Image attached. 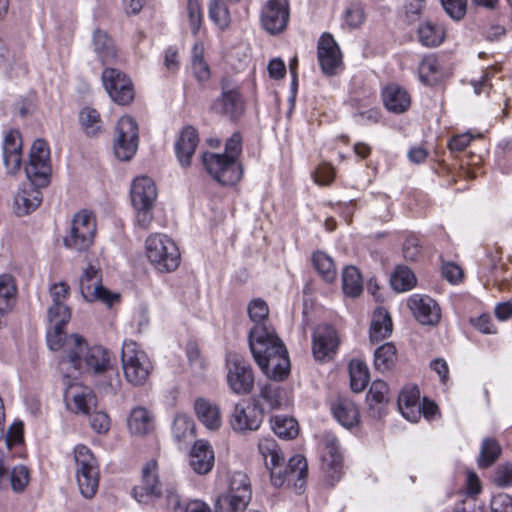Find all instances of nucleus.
I'll use <instances>...</instances> for the list:
<instances>
[{"mask_svg": "<svg viewBox=\"0 0 512 512\" xmlns=\"http://www.w3.org/2000/svg\"><path fill=\"white\" fill-rule=\"evenodd\" d=\"M248 342L255 362L268 378L281 381L288 376V351L271 326L254 325L249 332Z\"/></svg>", "mask_w": 512, "mask_h": 512, "instance_id": "obj_1", "label": "nucleus"}, {"mask_svg": "<svg viewBox=\"0 0 512 512\" xmlns=\"http://www.w3.org/2000/svg\"><path fill=\"white\" fill-rule=\"evenodd\" d=\"M58 348H50L53 351H61L59 361L62 371L72 368L93 374H101L110 366L109 352L102 346L89 347L83 337L78 334L60 337Z\"/></svg>", "mask_w": 512, "mask_h": 512, "instance_id": "obj_2", "label": "nucleus"}, {"mask_svg": "<svg viewBox=\"0 0 512 512\" xmlns=\"http://www.w3.org/2000/svg\"><path fill=\"white\" fill-rule=\"evenodd\" d=\"M258 450L264 459L266 468L270 471L271 482L275 487L287 484V486H292L297 493L302 492L308 475V464L305 457L295 455L285 465L284 456L273 438L260 439Z\"/></svg>", "mask_w": 512, "mask_h": 512, "instance_id": "obj_3", "label": "nucleus"}, {"mask_svg": "<svg viewBox=\"0 0 512 512\" xmlns=\"http://www.w3.org/2000/svg\"><path fill=\"white\" fill-rule=\"evenodd\" d=\"M70 288L67 283H54L49 288L52 305L48 308V321L50 329L47 331V345L49 348H58L60 337L66 334L63 327L71 319V310L65 304Z\"/></svg>", "mask_w": 512, "mask_h": 512, "instance_id": "obj_4", "label": "nucleus"}, {"mask_svg": "<svg viewBox=\"0 0 512 512\" xmlns=\"http://www.w3.org/2000/svg\"><path fill=\"white\" fill-rule=\"evenodd\" d=\"M251 497L252 488L249 477L242 471H236L229 478L228 491L216 498L214 512H243Z\"/></svg>", "mask_w": 512, "mask_h": 512, "instance_id": "obj_5", "label": "nucleus"}, {"mask_svg": "<svg viewBox=\"0 0 512 512\" xmlns=\"http://www.w3.org/2000/svg\"><path fill=\"white\" fill-rule=\"evenodd\" d=\"M76 463V477L81 494L91 499L95 496L99 486V466L91 450L82 444L74 449Z\"/></svg>", "mask_w": 512, "mask_h": 512, "instance_id": "obj_6", "label": "nucleus"}, {"mask_svg": "<svg viewBox=\"0 0 512 512\" xmlns=\"http://www.w3.org/2000/svg\"><path fill=\"white\" fill-rule=\"evenodd\" d=\"M130 196L136 210L137 224L147 229L153 219V207L157 198L154 181L147 176L135 178L131 185Z\"/></svg>", "mask_w": 512, "mask_h": 512, "instance_id": "obj_7", "label": "nucleus"}, {"mask_svg": "<svg viewBox=\"0 0 512 512\" xmlns=\"http://www.w3.org/2000/svg\"><path fill=\"white\" fill-rule=\"evenodd\" d=\"M121 362L126 380L133 385H143L152 371V364L147 354L132 340H125L122 345Z\"/></svg>", "mask_w": 512, "mask_h": 512, "instance_id": "obj_8", "label": "nucleus"}, {"mask_svg": "<svg viewBox=\"0 0 512 512\" xmlns=\"http://www.w3.org/2000/svg\"><path fill=\"white\" fill-rule=\"evenodd\" d=\"M95 235L94 215L87 210H81L73 216L70 229L63 237V245L77 252H86L92 246Z\"/></svg>", "mask_w": 512, "mask_h": 512, "instance_id": "obj_9", "label": "nucleus"}, {"mask_svg": "<svg viewBox=\"0 0 512 512\" xmlns=\"http://www.w3.org/2000/svg\"><path fill=\"white\" fill-rule=\"evenodd\" d=\"M146 254L149 261L161 272L175 270L180 262V253L176 244L163 234H155L147 238Z\"/></svg>", "mask_w": 512, "mask_h": 512, "instance_id": "obj_10", "label": "nucleus"}, {"mask_svg": "<svg viewBox=\"0 0 512 512\" xmlns=\"http://www.w3.org/2000/svg\"><path fill=\"white\" fill-rule=\"evenodd\" d=\"M227 384L238 395L249 394L254 387V374L250 363L237 353L226 356Z\"/></svg>", "mask_w": 512, "mask_h": 512, "instance_id": "obj_11", "label": "nucleus"}, {"mask_svg": "<svg viewBox=\"0 0 512 512\" xmlns=\"http://www.w3.org/2000/svg\"><path fill=\"white\" fill-rule=\"evenodd\" d=\"M80 292L87 302L100 301L111 307L119 300L118 293H112L102 285L101 270L88 264L79 279Z\"/></svg>", "mask_w": 512, "mask_h": 512, "instance_id": "obj_12", "label": "nucleus"}, {"mask_svg": "<svg viewBox=\"0 0 512 512\" xmlns=\"http://www.w3.org/2000/svg\"><path fill=\"white\" fill-rule=\"evenodd\" d=\"M137 122L130 116L121 117L115 128L113 151L117 159L129 161L138 148Z\"/></svg>", "mask_w": 512, "mask_h": 512, "instance_id": "obj_13", "label": "nucleus"}, {"mask_svg": "<svg viewBox=\"0 0 512 512\" xmlns=\"http://www.w3.org/2000/svg\"><path fill=\"white\" fill-rule=\"evenodd\" d=\"M202 163L206 171L222 185H233L242 177L240 163L223 154L206 152L202 155Z\"/></svg>", "mask_w": 512, "mask_h": 512, "instance_id": "obj_14", "label": "nucleus"}, {"mask_svg": "<svg viewBox=\"0 0 512 512\" xmlns=\"http://www.w3.org/2000/svg\"><path fill=\"white\" fill-rule=\"evenodd\" d=\"M49 147L45 140L36 139L30 150L29 164L25 171L28 179L40 186H48L50 182L51 167L49 164Z\"/></svg>", "mask_w": 512, "mask_h": 512, "instance_id": "obj_15", "label": "nucleus"}, {"mask_svg": "<svg viewBox=\"0 0 512 512\" xmlns=\"http://www.w3.org/2000/svg\"><path fill=\"white\" fill-rule=\"evenodd\" d=\"M102 82L110 98L119 105L130 104L135 96L134 86L129 77L115 68L102 72Z\"/></svg>", "mask_w": 512, "mask_h": 512, "instance_id": "obj_16", "label": "nucleus"}, {"mask_svg": "<svg viewBox=\"0 0 512 512\" xmlns=\"http://www.w3.org/2000/svg\"><path fill=\"white\" fill-rule=\"evenodd\" d=\"M221 96L214 101L213 109L232 121L238 120L245 111V101L237 85L222 82Z\"/></svg>", "mask_w": 512, "mask_h": 512, "instance_id": "obj_17", "label": "nucleus"}, {"mask_svg": "<svg viewBox=\"0 0 512 512\" xmlns=\"http://www.w3.org/2000/svg\"><path fill=\"white\" fill-rule=\"evenodd\" d=\"M260 21L270 34L281 33L289 21L288 0H268L261 10Z\"/></svg>", "mask_w": 512, "mask_h": 512, "instance_id": "obj_18", "label": "nucleus"}, {"mask_svg": "<svg viewBox=\"0 0 512 512\" xmlns=\"http://www.w3.org/2000/svg\"><path fill=\"white\" fill-rule=\"evenodd\" d=\"M64 400L71 412L85 416L90 415L97 405L93 390L78 383L70 384L67 387L64 393Z\"/></svg>", "mask_w": 512, "mask_h": 512, "instance_id": "obj_19", "label": "nucleus"}, {"mask_svg": "<svg viewBox=\"0 0 512 512\" xmlns=\"http://www.w3.org/2000/svg\"><path fill=\"white\" fill-rule=\"evenodd\" d=\"M322 470L330 485L338 481L342 475V454L339 443L333 435H326L323 440Z\"/></svg>", "mask_w": 512, "mask_h": 512, "instance_id": "obj_20", "label": "nucleus"}, {"mask_svg": "<svg viewBox=\"0 0 512 512\" xmlns=\"http://www.w3.org/2000/svg\"><path fill=\"white\" fill-rule=\"evenodd\" d=\"M262 420V412L255 404L240 402L234 407L230 424L234 431L245 433L257 430Z\"/></svg>", "mask_w": 512, "mask_h": 512, "instance_id": "obj_21", "label": "nucleus"}, {"mask_svg": "<svg viewBox=\"0 0 512 512\" xmlns=\"http://www.w3.org/2000/svg\"><path fill=\"white\" fill-rule=\"evenodd\" d=\"M317 57L321 70L326 75H334L342 64L340 48L333 36L324 33L317 46Z\"/></svg>", "mask_w": 512, "mask_h": 512, "instance_id": "obj_22", "label": "nucleus"}, {"mask_svg": "<svg viewBox=\"0 0 512 512\" xmlns=\"http://www.w3.org/2000/svg\"><path fill=\"white\" fill-rule=\"evenodd\" d=\"M339 340L336 330L329 324L318 325L312 336V352L316 360L325 361L336 351Z\"/></svg>", "mask_w": 512, "mask_h": 512, "instance_id": "obj_23", "label": "nucleus"}, {"mask_svg": "<svg viewBox=\"0 0 512 512\" xmlns=\"http://www.w3.org/2000/svg\"><path fill=\"white\" fill-rule=\"evenodd\" d=\"M407 306L416 320L423 325H435L440 320V308L437 302L427 295H411Z\"/></svg>", "mask_w": 512, "mask_h": 512, "instance_id": "obj_24", "label": "nucleus"}, {"mask_svg": "<svg viewBox=\"0 0 512 512\" xmlns=\"http://www.w3.org/2000/svg\"><path fill=\"white\" fill-rule=\"evenodd\" d=\"M39 184L34 179H28L20 185L14 197V211L18 216H24L34 211L42 202V193Z\"/></svg>", "mask_w": 512, "mask_h": 512, "instance_id": "obj_25", "label": "nucleus"}, {"mask_svg": "<svg viewBox=\"0 0 512 512\" xmlns=\"http://www.w3.org/2000/svg\"><path fill=\"white\" fill-rule=\"evenodd\" d=\"M162 486L158 479L157 463L155 460L148 461L142 468L141 484L132 490L133 497L138 502H146L149 497L161 495Z\"/></svg>", "mask_w": 512, "mask_h": 512, "instance_id": "obj_26", "label": "nucleus"}, {"mask_svg": "<svg viewBox=\"0 0 512 512\" xmlns=\"http://www.w3.org/2000/svg\"><path fill=\"white\" fill-rule=\"evenodd\" d=\"M22 142L17 130H10L3 141V162L10 174L16 173L22 162Z\"/></svg>", "mask_w": 512, "mask_h": 512, "instance_id": "obj_27", "label": "nucleus"}, {"mask_svg": "<svg viewBox=\"0 0 512 512\" xmlns=\"http://www.w3.org/2000/svg\"><path fill=\"white\" fill-rule=\"evenodd\" d=\"M214 451L205 440L194 443L189 455V464L194 472L200 475L207 474L214 466Z\"/></svg>", "mask_w": 512, "mask_h": 512, "instance_id": "obj_28", "label": "nucleus"}, {"mask_svg": "<svg viewBox=\"0 0 512 512\" xmlns=\"http://www.w3.org/2000/svg\"><path fill=\"white\" fill-rule=\"evenodd\" d=\"M198 143L197 130L193 126L184 127L175 142V152L181 166L188 167L191 164Z\"/></svg>", "mask_w": 512, "mask_h": 512, "instance_id": "obj_29", "label": "nucleus"}, {"mask_svg": "<svg viewBox=\"0 0 512 512\" xmlns=\"http://www.w3.org/2000/svg\"><path fill=\"white\" fill-rule=\"evenodd\" d=\"M398 407L404 418L417 422L421 417L419 389L416 386L403 388L398 397Z\"/></svg>", "mask_w": 512, "mask_h": 512, "instance_id": "obj_30", "label": "nucleus"}, {"mask_svg": "<svg viewBox=\"0 0 512 512\" xmlns=\"http://www.w3.org/2000/svg\"><path fill=\"white\" fill-rule=\"evenodd\" d=\"M382 95L385 107L393 113H403L408 110L411 105L409 93L398 85H388L383 90Z\"/></svg>", "mask_w": 512, "mask_h": 512, "instance_id": "obj_31", "label": "nucleus"}, {"mask_svg": "<svg viewBox=\"0 0 512 512\" xmlns=\"http://www.w3.org/2000/svg\"><path fill=\"white\" fill-rule=\"evenodd\" d=\"M392 329L393 323L388 311L383 307L375 309L369 329L370 341L377 343L386 339L391 335Z\"/></svg>", "mask_w": 512, "mask_h": 512, "instance_id": "obj_32", "label": "nucleus"}, {"mask_svg": "<svg viewBox=\"0 0 512 512\" xmlns=\"http://www.w3.org/2000/svg\"><path fill=\"white\" fill-rule=\"evenodd\" d=\"M194 409L199 421L206 428L216 430L221 426V414L216 403L204 398H198L195 401Z\"/></svg>", "mask_w": 512, "mask_h": 512, "instance_id": "obj_33", "label": "nucleus"}, {"mask_svg": "<svg viewBox=\"0 0 512 512\" xmlns=\"http://www.w3.org/2000/svg\"><path fill=\"white\" fill-rule=\"evenodd\" d=\"M388 385L382 380H375L366 396L369 412L374 418H379L384 413V405L388 402Z\"/></svg>", "mask_w": 512, "mask_h": 512, "instance_id": "obj_34", "label": "nucleus"}, {"mask_svg": "<svg viewBox=\"0 0 512 512\" xmlns=\"http://www.w3.org/2000/svg\"><path fill=\"white\" fill-rule=\"evenodd\" d=\"M335 419L345 428H351L359 422L356 404L347 398H339L331 405Z\"/></svg>", "mask_w": 512, "mask_h": 512, "instance_id": "obj_35", "label": "nucleus"}, {"mask_svg": "<svg viewBox=\"0 0 512 512\" xmlns=\"http://www.w3.org/2000/svg\"><path fill=\"white\" fill-rule=\"evenodd\" d=\"M94 52L103 65L113 64L117 59V50L113 40L106 32L95 30L92 38Z\"/></svg>", "mask_w": 512, "mask_h": 512, "instance_id": "obj_36", "label": "nucleus"}, {"mask_svg": "<svg viewBox=\"0 0 512 512\" xmlns=\"http://www.w3.org/2000/svg\"><path fill=\"white\" fill-rule=\"evenodd\" d=\"M17 288L9 274L0 275V314L12 310L16 303Z\"/></svg>", "mask_w": 512, "mask_h": 512, "instance_id": "obj_37", "label": "nucleus"}, {"mask_svg": "<svg viewBox=\"0 0 512 512\" xmlns=\"http://www.w3.org/2000/svg\"><path fill=\"white\" fill-rule=\"evenodd\" d=\"M153 418L144 407L132 409L128 418V428L133 434H146L152 429Z\"/></svg>", "mask_w": 512, "mask_h": 512, "instance_id": "obj_38", "label": "nucleus"}, {"mask_svg": "<svg viewBox=\"0 0 512 512\" xmlns=\"http://www.w3.org/2000/svg\"><path fill=\"white\" fill-rule=\"evenodd\" d=\"M195 424L186 414H178L174 418L172 434L176 442L187 443L194 438Z\"/></svg>", "mask_w": 512, "mask_h": 512, "instance_id": "obj_39", "label": "nucleus"}, {"mask_svg": "<svg viewBox=\"0 0 512 512\" xmlns=\"http://www.w3.org/2000/svg\"><path fill=\"white\" fill-rule=\"evenodd\" d=\"M342 288L345 295L355 298L363 291V281L359 270L354 266H347L342 273Z\"/></svg>", "mask_w": 512, "mask_h": 512, "instance_id": "obj_40", "label": "nucleus"}, {"mask_svg": "<svg viewBox=\"0 0 512 512\" xmlns=\"http://www.w3.org/2000/svg\"><path fill=\"white\" fill-rule=\"evenodd\" d=\"M271 428L278 437L283 439H293L299 432L297 421L285 415L273 416L271 418Z\"/></svg>", "mask_w": 512, "mask_h": 512, "instance_id": "obj_41", "label": "nucleus"}, {"mask_svg": "<svg viewBox=\"0 0 512 512\" xmlns=\"http://www.w3.org/2000/svg\"><path fill=\"white\" fill-rule=\"evenodd\" d=\"M312 264L319 275L327 282L332 283L337 277V271L333 259L322 251H316L312 255Z\"/></svg>", "mask_w": 512, "mask_h": 512, "instance_id": "obj_42", "label": "nucleus"}, {"mask_svg": "<svg viewBox=\"0 0 512 512\" xmlns=\"http://www.w3.org/2000/svg\"><path fill=\"white\" fill-rule=\"evenodd\" d=\"M350 385L354 392H362L369 382V371L365 363L353 359L349 363Z\"/></svg>", "mask_w": 512, "mask_h": 512, "instance_id": "obj_43", "label": "nucleus"}, {"mask_svg": "<svg viewBox=\"0 0 512 512\" xmlns=\"http://www.w3.org/2000/svg\"><path fill=\"white\" fill-rule=\"evenodd\" d=\"M418 38L422 45L435 47L444 40V30L430 21L422 23L418 28Z\"/></svg>", "mask_w": 512, "mask_h": 512, "instance_id": "obj_44", "label": "nucleus"}, {"mask_svg": "<svg viewBox=\"0 0 512 512\" xmlns=\"http://www.w3.org/2000/svg\"><path fill=\"white\" fill-rule=\"evenodd\" d=\"M501 446L494 438H484L478 457V466L488 468L494 464L501 454Z\"/></svg>", "mask_w": 512, "mask_h": 512, "instance_id": "obj_45", "label": "nucleus"}, {"mask_svg": "<svg viewBox=\"0 0 512 512\" xmlns=\"http://www.w3.org/2000/svg\"><path fill=\"white\" fill-rule=\"evenodd\" d=\"M396 361V348L393 343H385L374 352V366L380 372L389 370Z\"/></svg>", "mask_w": 512, "mask_h": 512, "instance_id": "obj_46", "label": "nucleus"}, {"mask_svg": "<svg viewBox=\"0 0 512 512\" xmlns=\"http://www.w3.org/2000/svg\"><path fill=\"white\" fill-rule=\"evenodd\" d=\"M390 283L397 292H406L416 285L414 273L406 266H398L391 276Z\"/></svg>", "mask_w": 512, "mask_h": 512, "instance_id": "obj_47", "label": "nucleus"}, {"mask_svg": "<svg viewBox=\"0 0 512 512\" xmlns=\"http://www.w3.org/2000/svg\"><path fill=\"white\" fill-rule=\"evenodd\" d=\"M209 18L221 30L226 29L231 22L230 13L224 0H211L209 3Z\"/></svg>", "mask_w": 512, "mask_h": 512, "instance_id": "obj_48", "label": "nucleus"}, {"mask_svg": "<svg viewBox=\"0 0 512 512\" xmlns=\"http://www.w3.org/2000/svg\"><path fill=\"white\" fill-rule=\"evenodd\" d=\"M79 120L87 135L94 136L101 130L102 121L99 112L90 107L81 110Z\"/></svg>", "mask_w": 512, "mask_h": 512, "instance_id": "obj_49", "label": "nucleus"}, {"mask_svg": "<svg viewBox=\"0 0 512 512\" xmlns=\"http://www.w3.org/2000/svg\"><path fill=\"white\" fill-rule=\"evenodd\" d=\"M439 64L434 56L424 57L419 65L420 80L427 85H433L438 81Z\"/></svg>", "mask_w": 512, "mask_h": 512, "instance_id": "obj_50", "label": "nucleus"}, {"mask_svg": "<svg viewBox=\"0 0 512 512\" xmlns=\"http://www.w3.org/2000/svg\"><path fill=\"white\" fill-rule=\"evenodd\" d=\"M365 21L364 9L359 4H351L343 14V26L349 30L359 28Z\"/></svg>", "mask_w": 512, "mask_h": 512, "instance_id": "obj_51", "label": "nucleus"}, {"mask_svg": "<svg viewBox=\"0 0 512 512\" xmlns=\"http://www.w3.org/2000/svg\"><path fill=\"white\" fill-rule=\"evenodd\" d=\"M29 482V472L24 465H18L10 470L8 483L16 492L23 491Z\"/></svg>", "mask_w": 512, "mask_h": 512, "instance_id": "obj_52", "label": "nucleus"}, {"mask_svg": "<svg viewBox=\"0 0 512 512\" xmlns=\"http://www.w3.org/2000/svg\"><path fill=\"white\" fill-rule=\"evenodd\" d=\"M269 309L266 302L262 299H254L248 305V314L251 319L257 324H266L264 320L268 317Z\"/></svg>", "mask_w": 512, "mask_h": 512, "instance_id": "obj_53", "label": "nucleus"}, {"mask_svg": "<svg viewBox=\"0 0 512 512\" xmlns=\"http://www.w3.org/2000/svg\"><path fill=\"white\" fill-rule=\"evenodd\" d=\"M192 70L194 76L201 82L206 81L210 77V70L201 54H198V47H194V55L192 59Z\"/></svg>", "mask_w": 512, "mask_h": 512, "instance_id": "obj_54", "label": "nucleus"}, {"mask_svg": "<svg viewBox=\"0 0 512 512\" xmlns=\"http://www.w3.org/2000/svg\"><path fill=\"white\" fill-rule=\"evenodd\" d=\"M242 152V136L239 132H234L230 138L226 140L224 156L232 161H238V157Z\"/></svg>", "mask_w": 512, "mask_h": 512, "instance_id": "obj_55", "label": "nucleus"}, {"mask_svg": "<svg viewBox=\"0 0 512 512\" xmlns=\"http://www.w3.org/2000/svg\"><path fill=\"white\" fill-rule=\"evenodd\" d=\"M187 10L191 30L194 34H197L202 23V11L200 1L188 0Z\"/></svg>", "mask_w": 512, "mask_h": 512, "instance_id": "obj_56", "label": "nucleus"}, {"mask_svg": "<svg viewBox=\"0 0 512 512\" xmlns=\"http://www.w3.org/2000/svg\"><path fill=\"white\" fill-rule=\"evenodd\" d=\"M260 398L265 401L269 409H276L281 404L279 388L270 384L261 388Z\"/></svg>", "mask_w": 512, "mask_h": 512, "instance_id": "obj_57", "label": "nucleus"}, {"mask_svg": "<svg viewBox=\"0 0 512 512\" xmlns=\"http://www.w3.org/2000/svg\"><path fill=\"white\" fill-rule=\"evenodd\" d=\"M446 13L453 19L460 20L466 13L467 0H441Z\"/></svg>", "mask_w": 512, "mask_h": 512, "instance_id": "obj_58", "label": "nucleus"}, {"mask_svg": "<svg viewBox=\"0 0 512 512\" xmlns=\"http://www.w3.org/2000/svg\"><path fill=\"white\" fill-rule=\"evenodd\" d=\"M90 425L92 429L99 434L106 433L110 427V419L108 415L102 411L91 412Z\"/></svg>", "mask_w": 512, "mask_h": 512, "instance_id": "obj_59", "label": "nucleus"}, {"mask_svg": "<svg viewBox=\"0 0 512 512\" xmlns=\"http://www.w3.org/2000/svg\"><path fill=\"white\" fill-rule=\"evenodd\" d=\"M7 448H12L23 441V424L21 422L13 423L6 434L3 435Z\"/></svg>", "mask_w": 512, "mask_h": 512, "instance_id": "obj_60", "label": "nucleus"}, {"mask_svg": "<svg viewBox=\"0 0 512 512\" xmlns=\"http://www.w3.org/2000/svg\"><path fill=\"white\" fill-rule=\"evenodd\" d=\"M493 482L498 487H511L512 486V464H505L499 466L493 478Z\"/></svg>", "mask_w": 512, "mask_h": 512, "instance_id": "obj_61", "label": "nucleus"}, {"mask_svg": "<svg viewBox=\"0 0 512 512\" xmlns=\"http://www.w3.org/2000/svg\"><path fill=\"white\" fill-rule=\"evenodd\" d=\"M421 254V246L419 239L415 236L406 238L403 244L404 258L410 261L416 260Z\"/></svg>", "mask_w": 512, "mask_h": 512, "instance_id": "obj_62", "label": "nucleus"}, {"mask_svg": "<svg viewBox=\"0 0 512 512\" xmlns=\"http://www.w3.org/2000/svg\"><path fill=\"white\" fill-rule=\"evenodd\" d=\"M491 512H512V497L506 493L495 495L491 501Z\"/></svg>", "mask_w": 512, "mask_h": 512, "instance_id": "obj_63", "label": "nucleus"}, {"mask_svg": "<svg viewBox=\"0 0 512 512\" xmlns=\"http://www.w3.org/2000/svg\"><path fill=\"white\" fill-rule=\"evenodd\" d=\"M442 274L451 283H458L463 276L462 269L451 262L442 265Z\"/></svg>", "mask_w": 512, "mask_h": 512, "instance_id": "obj_64", "label": "nucleus"}]
</instances>
